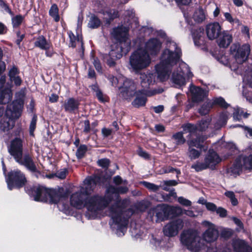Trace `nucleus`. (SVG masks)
I'll list each match as a JSON object with an SVG mask.
<instances>
[{"mask_svg":"<svg viewBox=\"0 0 252 252\" xmlns=\"http://www.w3.org/2000/svg\"><path fill=\"white\" fill-rule=\"evenodd\" d=\"M181 55V49L176 43L168 38L166 48L161 54L160 62L156 66L158 77L161 81L169 78L171 70L173 72L170 79L176 87L185 85L184 76L187 75L188 77L192 76L189 66L180 62Z\"/></svg>","mask_w":252,"mask_h":252,"instance_id":"f257e3e1","label":"nucleus"},{"mask_svg":"<svg viewBox=\"0 0 252 252\" xmlns=\"http://www.w3.org/2000/svg\"><path fill=\"white\" fill-rule=\"evenodd\" d=\"M84 183V186L81 187L79 191L71 194L70 203L72 206L79 209L85 207L90 215L94 217L107 206L108 202L100 196H87L95 186L93 179L86 178Z\"/></svg>","mask_w":252,"mask_h":252,"instance_id":"f03ea898","label":"nucleus"},{"mask_svg":"<svg viewBox=\"0 0 252 252\" xmlns=\"http://www.w3.org/2000/svg\"><path fill=\"white\" fill-rule=\"evenodd\" d=\"M128 190L126 186H121L117 188L111 187L108 189L107 192L104 197L102 198L107 200V205L114 197L117 199L116 202L111 205L108 209L107 214L112 220L114 223L117 225V235L122 236L125 235L127 224V219L131 214L130 210H125V203L126 201L119 200V193H125Z\"/></svg>","mask_w":252,"mask_h":252,"instance_id":"7ed1b4c3","label":"nucleus"},{"mask_svg":"<svg viewBox=\"0 0 252 252\" xmlns=\"http://www.w3.org/2000/svg\"><path fill=\"white\" fill-rule=\"evenodd\" d=\"M141 84L143 89L137 92H135L134 95L136 94V97L132 102V105L136 107L145 105L147 99L146 96H152L157 94L162 93L163 89L158 90H154L152 92L148 91L146 89L154 84L155 81V76L153 73L147 72L140 75Z\"/></svg>","mask_w":252,"mask_h":252,"instance_id":"20e7f679","label":"nucleus"},{"mask_svg":"<svg viewBox=\"0 0 252 252\" xmlns=\"http://www.w3.org/2000/svg\"><path fill=\"white\" fill-rule=\"evenodd\" d=\"M180 241L192 252H198L205 248V244L198 232L195 230H184L180 235Z\"/></svg>","mask_w":252,"mask_h":252,"instance_id":"39448f33","label":"nucleus"},{"mask_svg":"<svg viewBox=\"0 0 252 252\" xmlns=\"http://www.w3.org/2000/svg\"><path fill=\"white\" fill-rule=\"evenodd\" d=\"M63 189H47L43 187L35 188L33 195L34 200L36 201L49 202L56 204L65 197L63 195Z\"/></svg>","mask_w":252,"mask_h":252,"instance_id":"423d86ee","label":"nucleus"},{"mask_svg":"<svg viewBox=\"0 0 252 252\" xmlns=\"http://www.w3.org/2000/svg\"><path fill=\"white\" fill-rule=\"evenodd\" d=\"M22 108V104L17 101L7 105L4 116L0 120V129L2 131H7L13 128V119L20 116Z\"/></svg>","mask_w":252,"mask_h":252,"instance_id":"0eeeda50","label":"nucleus"},{"mask_svg":"<svg viewBox=\"0 0 252 252\" xmlns=\"http://www.w3.org/2000/svg\"><path fill=\"white\" fill-rule=\"evenodd\" d=\"M108 79L112 86L119 88L120 94L124 99L130 98L134 95L136 86L132 80L123 77L118 79L112 75H109Z\"/></svg>","mask_w":252,"mask_h":252,"instance_id":"6e6552de","label":"nucleus"},{"mask_svg":"<svg viewBox=\"0 0 252 252\" xmlns=\"http://www.w3.org/2000/svg\"><path fill=\"white\" fill-rule=\"evenodd\" d=\"M151 63L149 54L143 47L138 48L133 52L129 57V64L131 69L136 72L146 68Z\"/></svg>","mask_w":252,"mask_h":252,"instance_id":"1a4fd4ad","label":"nucleus"},{"mask_svg":"<svg viewBox=\"0 0 252 252\" xmlns=\"http://www.w3.org/2000/svg\"><path fill=\"white\" fill-rule=\"evenodd\" d=\"M129 29V26L121 25L114 28L111 32L112 37L118 41L113 45H121L126 52H128L130 48V41L127 37Z\"/></svg>","mask_w":252,"mask_h":252,"instance_id":"9d476101","label":"nucleus"},{"mask_svg":"<svg viewBox=\"0 0 252 252\" xmlns=\"http://www.w3.org/2000/svg\"><path fill=\"white\" fill-rule=\"evenodd\" d=\"M221 161V159L216 152L209 150L204 158V161L203 162L197 161L191 165V168L196 172H199L207 168L213 169L215 166Z\"/></svg>","mask_w":252,"mask_h":252,"instance_id":"9b49d317","label":"nucleus"},{"mask_svg":"<svg viewBox=\"0 0 252 252\" xmlns=\"http://www.w3.org/2000/svg\"><path fill=\"white\" fill-rule=\"evenodd\" d=\"M5 76H1L0 78V104L8 103L12 97V86L8 83L5 84ZM4 107L0 105V120L4 116Z\"/></svg>","mask_w":252,"mask_h":252,"instance_id":"f8f14e48","label":"nucleus"},{"mask_svg":"<svg viewBox=\"0 0 252 252\" xmlns=\"http://www.w3.org/2000/svg\"><path fill=\"white\" fill-rule=\"evenodd\" d=\"M127 52L123 49V47L121 46V45H112L109 53L103 55V62L109 67H114L117 61L122 57L123 53Z\"/></svg>","mask_w":252,"mask_h":252,"instance_id":"ddd939ff","label":"nucleus"},{"mask_svg":"<svg viewBox=\"0 0 252 252\" xmlns=\"http://www.w3.org/2000/svg\"><path fill=\"white\" fill-rule=\"evenodd\" d=\"M8 188L12 190L14 188H20L24 186L27 182L24 174L19 170L11 171L6 179Z\"/></svg>","mask_w":252,"mask_h":252,"instance_id":"4468645a","label":"nucleus"},{"mask_svg":"<svg viewBox=\"0 0 252 252\" xmlns=\"http://www.w3.org/2000/svg\"><path fill=\"white\" fill-rule=\"evenodd\" d=\"M211 120L210 118L203 119L198 124L197 126L191 124H188L183 126L184 131L185 132H189V136L195 137L197 138V137H200V136L197 135V131H205L208 127ZM201 137L206 138L205 136H202Z\"/></svg>","mask_w":252,"mask_h":252,"instance_id":"2eb2a0df","label":"nucleus"},{"mask_svg":"<svg viewBox=\"0 0 252 252\" xmlns=\"http://www.w3.org/2000/svg\"><path fill=\"white\" fill-rule=\"evenodd\" d=\"M205 139L206 138L204 137H199L196 138L189 136L187 143L189 146V156L191 159H194L200 157L201 152L194 149L193 147H195L197 148L201 149L202 143Z\"/></svg>","mask_w":252,"mask_h":252,"instance_id":"dca6fc26","label":"nucleus"},{"mask_svg":"<svg viewBox=\"0 0 252 252\" xmlns=\"http://www.w3.org/2000/svg\"><path fill=\"white\" fill-rule=\"evenodd\" d=\"M231 49L233 57L239 64H242L247 61L251 50L250 46L247 44L238 48L235 45L231 47Z\"/></svg>","mask_w":252,"mask_h":252,"instance_id":"f3484780","label":"nucleus"},{"mask_svg":"<svg viewBox=\"0 0 252 252\" xmlns=\"http://www.w3.org/2000/svg\"><path fill=\"white\" fill-rule=\"evenodd\" d=\"M184 223L182 219H178L167 223L163 228L165 236L173 237L178 235L179 231L184 227Z\"/></svg>","mask_w":252,"mask_h":252,"instance_id":"a211bd4d","label":"nucleus"},{"mask_svg":"<svg viewBox=\"0 0 252 252\" xmlns=\"http://www.w3.org/2000/svg\"><path fill=\"white\" fill-rule=\"evenodd\" d=\"M8 152L15 161L23 157V141L19 138H15L11 141L8 148Z\"/></svg>","mask_w":252,"mask_h":252,"instance_id":"6ab92c4d","label":"nucleus"},{"mask_svg":"<svg viewBox=\"0 0 252 252\" xmlns=\"http://www.w3.org/2000/svg\"><path fill=\"white\" fill-rule=\"evenodd\" d=\"M170 209L169 206L158 205L151 211V212L157 218V221H163L169 217Z\"/></svg>","mask_w":252,"mask_h":252,"instance_id":"aec40b11","label":"nucleus"},{"mask_svg":"<svg viewBox=\"0 0 252 252\" xmlns=\"http://www.w3.org/2000/svg\"><path fill=\"white\" fill-rule=\"evenodd\" d=\"M161 47V42L157 38H152L146 42L143 48L149 55H156L160 51Z\"/></svg>","mask_w":252,"mask_h":252,"instance_id":"412c9836","label":"nucleus"},{"mask_svg":"<svg viewBox=\"0 0 252 252\" xmlns=\"http://www.w3.org/2000/svg\"><path fill=\"white\" fill-rule=\"evenodd\" d=\"M221 26L218 22H214L208 24L206 27V31L208 37L213 40L219 37L221 33Z\"/></svg>","mask_w":252,"mask_h":252,"instance_id":"4be33fe9","label":"nucleus"},{"mask_svg":"<svg viewBox=\"0 0 252 252\" xmlns=\"http://www.w3.org/2000/svg\"><path fill=\"white\" fill-rule=\"evenodd\" d=\"M219 237V231L215 225H211L203 234L204 243H212L216 241Z\"/></svg>","mask_w":252,"mask_h":252,"instance_id":"5701e85b","label":"nucleus"},{"mask_svg":"<svg viewBox=\"0 0 252 252\" xmlns=\"http://www.w3.org/2000/svg\"><path fill=\"white\" fill-rule=\"evenodd\" d=\"M190 92L192 101L197 102L204 100L207 96L208 94L207 91L194 86L190 87Z\"/></svg>","mask_w":252,"mask_h":252,"instance_id":"b1692460","label":"nucleus"},{"mask_svg":"<svg viewBox=\"0 0 252 252\" xmlns=\"http://www.w3.org/2000/svg\"><path fill=\"white\" fill-rule=\"evenodd\" d=\"M18 163L24 165L29 170L34 172L36 170V167L32 157L29 154L24 155L23 158L21 157L16 160Z\"/></svg>","mask_w":252,"mask_h":252,"instance_id":"393cba45","label":"nucleus"},{"mask_svg":"<svg viewBox=\"0 0 252 252\" xmlns=\"http://www.w3.org/2000/svg\"><path fill=\"white\" fill-rule=\"evenodd\" d=\"M218 43L220 47H227L232 41V37L228 32L224 31L219 36Z\"/></svg>","mask_w":252,"mask_h":252,"instance_id":"a878e982","label":"nucleus"},{"mask_svg":"<svg viewBox=\"0 0 252 252\" xmlns=\"http://www.w3.org/2000/svg\"><path fill=\"white\" fill-rule=\"evenodd\" d=\"M233 245L235 252H252V249L244 240H236Z\"/></svg>","mask_w":252,"mask_h":252,"instance_id":"bb28decb","label":"nucleus"},{"mask_svg":"<svg viewBox=\"0 0 252 252\" xmlns=\"http://www.w3.org/2000/svg\"><path fill=\"white\" fill-rule=\"evenodd\" d=\"M79 102L73 98H69L65 100L63 107L66 112H73L78 109Z\"/></svg>","mask_w":252,"mask_h":252,"instance_id":"cd10ccee","label":"nucleus"},{"mask_svg":"<svg viewBox=\"0 0 252 252\" xmlns=\"http://www.w3.org/2000/svg\"><path fill=\"white\" fill-rule=\"evenodd\" d=\"M101 13L104 15V18L106 19L107 23H110L119 16L118 11L115 9L105 8L102 10Z\"/></svg>","mask_w":252,"mask_h":252,"instance_id":"c85d7f7f","label":"nucleus"},{"mask_svg":"<svg viewBox=\"0 0 252 252\" xmlns=\"http://www.w3.org/2000/svg\"><path fill=\"white\" fill-rule=\"evenodd\" d=\"M124 25L129 26L132 28V24L134 23L136 25L137 18L135 17L134 13L133 10H128L124 13Z\"/></svg>","mask_w":252,"mask_h":252,"instance_id":"c756f323","label":"nucleus"},{"mask_svg":"<svg viewBox=\"0 0 252 252\" xmlns=\"http://www.w3.org/2000/svg\"><path fill=\"white\" fill-rule=\"evenodd\" d=\"M243 169L244 168L241 163V160L238 158L232 166L228 169V172L231 175L236 176L241 173Z\"/></svg>","mask_w":252,"mask_h":252,"instance_id":"7c9ffc66","label":"nucleus"},{"mask_svg":"<svg viewBox=\"0 0 252 252\" xmlns=\"http://www.w3.org/2000/svg\"><path fill=\"white\" fill-rule=\"evenodd\" d=\"M11 82H13L15 85L20 86L22 80L19 76V71L15 66H13L9 71L8 74Z\"/></svg>","mask_w":252,"mask_h":252,"instance_id":"2f4dec72","label":"nucleus"},{"mask_svg":"<svg viewBox=\"0 0 252 252\" xmlns=\"http://www.w3.org/2000/svg\"><path fill=\"white\" fill-rule=\"evenodd\" d=\"M34 46L42 50H47L50 47V44L47 41L46 38L42 35L36 38Z\"/></svg>","mask_w":252,"mask_h":252,"instance_id":"473e14b6","label":"nucleus"},{"mask_svg":"<svg viewBox=\"0 0 252 252\" xmlns=\"http://www.w3.org/2000/svg\"><path fill=\"white\" fill-rule=\"evenodd\" d=\"M91 89L94 93L95 95L98 100L101 102H104L107 101V96L103 93L102 91L96 84L93 85L91 86Z\"/></svg>","mask_w":252,"mask_h":252,"instance_id":"72a5a7b5","label":"nucleus"},{"mask_svg":"<svg viewBox=\"0 0 252 252\" xmlns=\"http://www.w3.org/2000/svg\"><path fill=\"white\" fill-rule=\"evenodd\" d=\"M204 34V30L203 28H199L195 30L192 32V37L194 44L196 45L201 44L200 42Z\"/></svg>","mask_w":252,"mask_h":252,"instance_id":"f704fd0d","label":"nucleus"},{"mask_svg":"<svg viewBox=\"0 0 252 252\" xmlns=\"http://www.w3.org/2000/svg\"><path fill=\"white\" fill-rule=\"evenodd\" d=\"M67 33L69 38V46L74 48L76 46V43L82 46L83 42L81 37L78 36L76 37L71 31L68 32Z\"/></svg>","mask_w":252,"mask_h":252,"instance_id":"c9c22d12","label":"nucleus"},{"mask_svg":"<svg viewBox=\"0 0 252 252\" xmlns=\"http://www.w3.org/2000/svg\"><path fill=\"white\" fill-rule=\"evenodd\" d=\"M243 168L247 170L252 169V155L246 157H240Z\"/></svg>","mask_w":252,"mask_h":252,"instance_id":"e433bc0d","label":"nucleus"},{"mask_svg":"<svg viewBox=\"0 0 252 252\" xmlns=\"http://www.w3.org/2000/svg\"><path fill=\"white\" fill-rule=\"evenodd\" d=\"M194 20L198 23H201L206 19V14L203 9L199 8L195 10L193 15Z\"/></svg>","mask_w":252,"mask_h":252,"instance_id":"4c0bfd02","label":"nucleus"},{"mask_svg":"<svg viewBox=\"0 0 252 252\" xmlns=\"http://www.w3.org/2000/svg\"><path fill=\"white\" fill-rule=\"evenodd\" d=\"M49 15L51 16L55 21L58 22L60 20V16L59 15V9L56 4H53L49 11Z\"/></svg>","mask_w":252,"mask_h":252,"instance_id":"58836bf2","label":"nucleus"},{"mask_svg":"<svg viewBox=\"0 0 252 252\" xmlns=\"http://www.w3.org/2000/svg\"><path fill=\"white\" fill-rule=\"evenodd\" d=\"M100 20L95 16L92 15L90 18L88 26L91 29H95L98 28L100 25Z\"/></svg>","mask_w":252,"mask_h":252,"instance_id":"ea45409f","label":"nucleus"},{"mask_svg":"<svg viewBox=\"0 0 252 252\" xmlns=\"http://www.w3.org/2000/svg\"><path fill=\"white\" fill-rule=\"evenodd\" d=\"M223 146L225 147L226 151H228L227 155H224V158H227L229 156L231 155L235 150V145L232 143H224Z\"/></svg>","mask_w":252,"mask_h":252,"instance_id":"a19ab883","label":"nucleus"},{"mask_svg":"<svg viewBox=\"0 0 252 252\" xmlns=\"http://www.w3.org/2000/svg\"><path fill=\"white\" fill-rule=\"evenodd\" d=\"M228 116L225 113H222L220 117L219 120L217 122L215 127L216 129H219L224 126L227 122Z\"/></svg>","mask_w":252,"mask_h":252,"instance_id":"79ce46f5","label":"nucleus"},{"mask_svg":"<svg viewBox=\"0 0 252 252\" xmlns=\"http://www.w3.org/2000/svg\"><path fill=\"white\" fill-rule=\"evenodd\" d=\"M172 138L175 141L177 145H182L185 143L186 139L183 136V133L178 132L172 136Z\"/></svg>","mask_w":252,"mask_h":252,"instance_id":"37998d69","label":"nucleus"},{"mask_svg":"<svg viewBox=\"0 0 252 252\" xmlns=\"http://www.w3.org/2000/svg\"><path fill=\"white\" fill-rule=\"evenodd\" d=\"M177 184V182L175 180H169V181H164L161 182L159 185L160 188L166 191H169V187L176 186Z\"/></svg>","mask_w":252,"mask_h":252,"instance_id":"c03bdc74","label":"nucleus"},{"mask_svg":"<svg viewBox=\"0 0 252 252\" xmlns=\"http://www.w3.org/2000/svg\"><path fill=\"white\" fill-rule=\"evenodd\" d=\"M212 106V103L211 101L208 102L206 104L203 105L199 109V113L202 115L208 114Z\"/></svg>","mask_w":252,"mask_h":252,"instance_id":"a18cd8bd","label":"nucleus"},{"mask_svg":"<svg viewBox=\"0 0 252 252\" xmlns=\"http://www.w3.org/2000/svg\"><path fill=\"white\" fill-rule=\"evenodd\" d=\"M224 195L228 197L233 206H236L238 204V200L235 197V195L233 191H226L224 193Z\"/></svg>","mask_w":252,"mask_h":252,"instance_id":"49530a36","label":"nucleus"},{"mask_svg":"<svg viewBox=\"0 0 252 252\" xmlns=\"http://www.w3.org/2000/svg\"><path fill=\"white\" fill-rule=\"evenodd\" d=\"M142 184L145 187L147 188L150 190L153 191H157L160 188L159 185L158 186L153 183L147 182L146 181L143 182L142 183Z\"/></svg>","mask_w":252,"mask_h":252,"instance_id":"de8ad7c7","label":"nucleus"},{"mask_svg":"<svg viewBox=\"0 0 252 252\" xmlns=\"http://www.w3.org/2000/svg\"><path fill=\"white\" fill-rule=\"evenodd\" d=\"M212 105L213 104H218L220 106L224 108H226L228 105L224 99L222 97H219L215 99L213 102H212Z\"/></svg>","mask_w":252,"mask_h":252,"instance_id":"09e8293b","label":"nucleus"},{"mask_svg":"<svg viewBox=\"0 0 252 252\" xmlns=\"http://www.w3.org/2000/svg\"><path fill=\"white\" fill-rule=\"evenodd\" d=\"M87 151V147L85 145L80 146L77 149L76 155L78 158H82Z\"/></svg>","mask_w":252,"mask_h":252,"instance_id":"8fccbe9b","label":"nucleus"},{"mask_svg":"<svg viewBox=\"0 0 252 252\" xmlns=\"http://www.w3.org/2000/svg\"><path fill=\"white\" fill-rule=\"evenodd\" d=\"M36 121L37 117L36 116H34L32 118L30 126V134L31 136L34 135V131L36 127Z\"/></svg>","mask_w":252,"mask_h":252,"instance_id":"3c124183","label":"nucleus"},{"mask_svg":"<svg viewBox=\"0 0 252 252\" xmlns=\"http://www.w3.org/2000/svg\"><path fill=\"white\" fill-rule=\"evenodd\" d=\"M243 114V111L240 108L234 109L233 113V118L236 121H239Z\"/></svg>","mask_w":252,"mask_h":252,"instance_id":"603ef678","label":"nucleus"},{"mask_svg":"<svg viewBox=\"0 0 252 252\" xmlns=\"http://www.w3.org/2000/svg\"><path fill=\"white\" fill-rule=\"evenodd\" d=\"M171 208L170 213H174L176 215L179 216L184 214V210H183L181 207L178 206H169Z\"/></svg>","mask_w":252,"mask_h":252,"instance_id":"864d4df0","label":"nucleus"},{"mask_svg":"<svg viewBox=\"0 0 252 252\" xmlns=\"http://www.w3.org/2000/svg\"><path fill=\"white\" fill-rule=\"evenodd\" d=\"M24 17L21 15H17L12 18V24L14 27L19 26L22 22Z\"/></svg>","mask_w":252,"mask_h":252,"instance_id":"5fc2aeb1","label":"nucleus"},{"mask_svg":"<svg viewBox=\"0 0 252 252\" xmlns=\"http://www.w3.org/2000/svg\"><path fill=\"white\" fill-rule=\"evenodd\" d=\"M232 234V231L229 229H223L221 232V236L225 239L229 238Z\"/></svg>","mask_w":252,"mask_h":252,"instance_id":"6e6d98bb","label":"nucleus"},{"mask_svg":"<svg viewBox=\"0 0 252 252\" xmlns=\"http://www.w3.org/2000/svg\"><path fill=\"white\" fill-rule=\"evenodd\" d=\"M97 163L100 166L103 168H106L108 167L110 161L108 159L103 158L98 160Z\"/></svg>","mask_w":252,"mask_h":252,"instance_id":"4d7b16f0","label":"nucleus"},{"mask_svg":"<svg viewBox=\"0 0 252 252\" xmlns=\"http://www.w3.org/2000/svg\"><path fill=\"white\" fill-rule=\"evenodd\" d=\"M178 201L181 204L185 206H190L191 205L190 201L183 197H179L178 199Z\"/></svg>","mask_w":252,"mask_h":252,"instance_id":"13d9d810","label":"nucleus"},{"mask_svg":"<svg viewBox=\"0 0 252 252\" xmlns=\"http://www.w3.org/2000/svg\"><path fill=\"white\" fill-rule=\"evenodd\" d=\"M174 171L176 172L177 175L181 173V172L179 170H178L177 169H175L170 166L164 167L163 168V172L164 173H172V172H173Z\"/></svg>","mask_w":252,"mask_h":252,"instance_id":"bf43d9fd","label":"nucleus"},{"mask_svg":"<svg viewBox=\"0 0 252 252\" xmlns=\"http://www.w3.org/2000/svg\"><path fill=\"white\" fill-rule=\"evenodd\" d=\"M93 64L96 70L99 73H102V67L99 61L97 59H93Z\"/></svg>","mask_w":252,"mask_h":252,"instance_id":"052dcab7","label":"nucleus"},{"mask_svg":"<svg viewBox=\"0 0 252 252\" xmlns=\"http://www.w3.org/2000/svg\"><path fill=\"white\" fill-rule=\"evenodd\" d=\"M114 133L112 129L103 127L101 129V133L104 137H107Z\"/></svg>","mask_w":252,"mask_h":252,"instance_id":"680f3d73","label":"nucleus"},{"mask_svg":"<svg viewBox=\"0 0 252 252\" xmlns=\"http://www.w3.org/2000/svg\"><path fill=\"white\" fill-rule=\"evenodd\" d=\"M216 212L220 217L222 218H224L227 215V211L222 207L217 208Z\"/></svg>","mask_w":252,"mask_h":252,"instance_id":"e2e57ef3","label":"nucleus"},{"mask_svg":"<svg viewBox=\"0 0 252 252\" xmlns=\"http://www.w3.org/2000/svg\"><path fill=\"white\" fill-rule=\"evenodd\" d=\"M205 206L207 209L211 211L215 212L217 209L216 205L211 202H205Z\"/></svg>","mask_w":252,"mask_h":252,"instance_id":"0e129e2a","label":"nucleus"},{"mask_svg":"<svg viewBox=\"0 0 252 252\" xmlns=\"http://www.w3.org/2000/svg\"><path fill=\"white\" fill-rule=\"evenodd\" d=\"M225 19L229 22L232 23L234 22L238 23L239 20L238 19H234L231 14L228 12L224 13V14Z\"/></svg>","mask_w":252,"mask_h":252,"instance_id":"69168bd1","label":"nucleus"},{"mask_svg":"<svg viewBox=\"0 0 252 252\" xmlns=\"http://www.w3.org/2000/svg\"><path fill=\"white\" fill-rule=\"evenodd\" d=\"M67 174V171L66 169H63L60 171H59L56 173V176L61 179H64L66 177Z\"/></svg>","mask_w":252,"mask_h":252,"instance_id":"338daca9","label":"nucleus"},{"mask_svg":"<svg viewBox=\"0 0 252 252\" xmlns=\"http://www.w3.org/2000/svg\"><path fill=\"white\" fill-rule=\"evenodd\" d=\"M219 62L224 65H230L228 58L224 55L221 56L219 59Z\"/></svg>","mask_w":252,"mask_h":252,"instance_id":"774afa93","label":"nucleus"}]
</instances>
